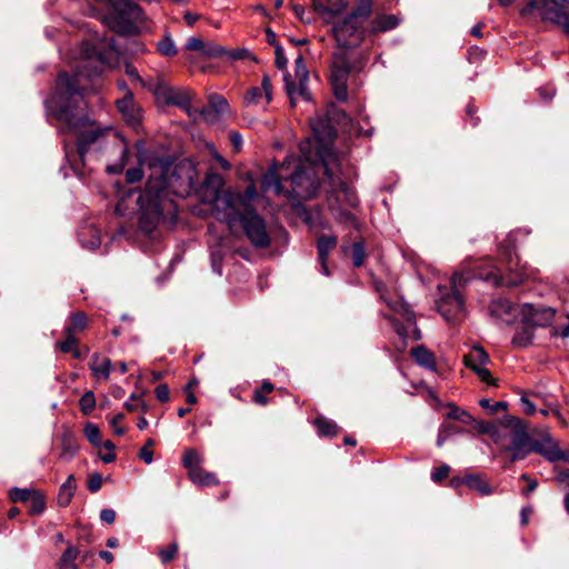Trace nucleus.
I'll return each mask as SVG.
<instances>
[{
    "label": "nucleus",
    "mask_w": 569,
    "mask_h": 569,
    "mask_svg": "<svg viewBox=\"0 0 569 569\" xmlns=\"http://www.w3.org/2000/svg\"><path fill=\"white\" fill-rule=\"evenodd\" d=\"M80 96V73L68 74L60 72L57 78L54 92L48 101L54 117L66 126V130L77 137V154L84 164L87 154L101 150L109 136L118 138L111 126H101L87 114H79L74 98Z\"/></svg>",
    "instance_id": "obj_1"
},
{
    "label": "nucleus",
    "mask_w": 569,
    "mask_h": 569,
    "mask_svg": "<svg viewBox=\"0 0 569 569\" xmlns=\"http://www.w3.org/2000/svg\"><path fill=\"white\" fill-rule=\"evenodd\" d=\"M141 164H148L150 169L157 171V176L150 173L144 190L138 199L139 203V228L142 232L151 236L161 221L167 217L173 219L177 214V206L169 198L167 189V178L164 169L168 163L159 158H149L139 156Z\"/></svg>",
    "instance_id": "obj_2"
},
{
    "label": "nucleus",
    "mask_w": 569,
    "mask_h": 569,
    "mask_svg": "<svg viewBox=\"0 0 569 569\" xmlns=\"http://www.w3.org/2000/svg\"><path fill=\"white\" fill-rule=\"evenodd\" d=\"M223 183L221 174L208 173L203 182L204 198L211 202L212 216L232 229L240 213L256 211L251 208V203L258 197V191L251 183L243 193H234L223 190Z\"/></svg>",
    "instance_id": "obj_3"
},
{
    "label": "nucleus",
    "mask_w": 569,
    "mask_h": 569,
    "mask_svg": "<svg viewBox=\"0 0 569 569\" xmlns=\"http://www.w3.org/2000/svg\"><path fill=\"white\" fill-rule=\"evenodd\" d=\"M313 139L307 138L299 144L300 152L306 162L320 160L329 173L330 166H333L338 158L332 151L331 144L336 138V129L328 118L316 117L310 120Z\"/></svg>",
    "instance_id": "obj_4"
},
{
    "label": "nucleus",
    "mask_w": 569,
    "mask_h": 569,
    "mask_svg": "<svg viewBox=\"0 0 569 569\" xmlns=\"http://www.w3.org/2000/svg\"><path fill=\"white\" fill-rule=\"evenodd\" d=\"M471 277L465 272H456L451 277V291L442 295L437 303L438 311L448 321L453 322L460 320L465 315V305L460 293V289Z\"/></svg>",
    "instance_id": "obj_5"
},
{
    "label": "nucleus",
    "mask_w": 569,
    "mask_h": 569,
    "mask_svg": "<svg viewBox=\"0 0 569 569\" xmlns=\"http://www.w3.org/2000/svg\"><path fill=\"white\" fill-rule=\"evenodd\" d=\"M566 0H528V3L520 10L525 18L537 13L542 21L552 22L569 32V17L563 10Z\"/></svg>",
    "instance_id": "obj_6"
},
{
    "label": "nucleus",
    "mask_w": 569,
    "mask_h": 569,
    "mask_svg": "<svg viewBox=\"0 0 569 569\" xmlns=\"http://www.w3.org/2000/svg\"><path fill=\"white\" fill-rule=\"evenodd\" d=\"M148 90L153 93L158 102L167 106H177L191 116L192 91L184 88H173L162 77H157L154 83H149Z\"/></svg>",
    "instance_id": "obj_7"
},
{
    "label": "nucleus",
    "mask_w": 569,
    "mask_h": 569,
    "mask_svg": "<svg viewBox=\"0 0 569 569\" xmlns=\"http://www.w3.org/2000/svg\"><path fill=\"white\" fill-rule=\"evenodd\" d=\"M240 223L249 242L256 249L268 248L271 243L264 219L257 211H247L239 214L237 223Z\"/></svg>",
    "instance_id": "obj_8"
},
{
    "label": "nucleus",
    "mask_w": 569,
    "mask_h": 569,
    "mask_svg": "<svg viewBox=\"0 0 569 569\" xmlns=\"http://www.w3.org/2000/svg\"><path fill=\"white\" fill-rule=\"evenodd\" d=\"M112 9L114 27L119 32H131L134 24L142 21L141 8L130 0H107Z\"/></svg>",
    "instance_id": "obj_9"
},
{
    "label": "nucleus",
    "mask_w": 569,
    "mask_h": 569,
    "mask_svg": "<svg viewBox=\"0 0 569 569\" xmlns=\"http://www.w3.org/2000/svg\"><path fill=\"white\" fill-rule=\"evenodd\" d=\"M350 71L351 67L347 53H336L331 64L330 82L338 100L345 101L348 97L347 82Z\"/></svg>",
    "instance_id": "obj_10"
},
{
    "label": "nucleus",
    "mask_w": 569,
    "mask_h": 569,
    "mask_svg": "<svg viewBox=\"0 0 569 569\" xmlns=\"http://www.w3.org/2000/svg\"><path fill=\"white\" fill-rule=\"evenodd\" d=\"M332 32L341 48H349L359 44L365 36L363 23H359L357 20H351L349 14L333 26Z\"/></svg>",
    "instance_id": "obj_11"
},
{
    "label": "nucleus",
    "mask_w": 569,
    "mask_h": 569,
    "mask_svg": "<svg viewBox=\"0 0 569 569\" xmlns=\"http://www.w3.org/2000/svg\"><path fill=\"white\" fill-rule=\"evenodd\" d=\"M283 80L291 104H295L299 97L307 98V83L309 80V73L301 54H299L295 60V80L291 79L289 73L283 76Z\"/></svg>",
    "instance_id": "obj_12"
},
{
    "label": "nucleus",
    "mask_w": 569,
    "mask_h": 569,
    "mask_svg": "<svg viewBox=\"0 0 569 569\" xmlns=\"http://www.w3.org/2000/svg\"><path fill=\"white\" fill-rule=\"evenodd\" d=\"M332 167L333 166H330L329 173L325 169V173L331 184V192L335 194V203L330 201L331 209H335V207H342V204L350 208L357 207L359 200L355 189L348 186L339 177H336Z\"/></svg>",
    "instance_id": "obj_13"
},
{
    "label": "nucleus",
    "mask_w": 569,
    "mask_h": 569,
    "mask_svg": "<svg viewBox=\"0 0 569 569\" xmlns=\"http://www.w3.org/2000/svg\"><path fill=\"white\" fill-rule=\"evenodd\" d=\"M509 440L505 450L511 452V461L521 460L533 452L535 439H530L521 420L520 426L510 430Z\"/></svg>",
    "instance_id": "obj_14"
},
{
    "label": "nucleus",
    "mask_w": 569,
    "mask_h": 569,
    "mask_svg": "<svg viewBox=\"0 0 569 569\" xmlns=\"http://www.w3.org/2000/svg\"><path fill=\"white\" fill-rule=\"evenodd\" d=\"M488 362L489 356L480 346L472 347L463 357L465 366L471 369L481 379V381L488 385H496L490 371L485 368Z\"/></svg>",
    "instance_id": "obj_15"
},
{
    "label": "nucleus",
    "mask_w": 569,
    "mask_h": 569,
    "mask_svg": "<svg viewBox=\"0 0 569 569\" xmlns=\"http://www.w3.org/2000/svg\"><path fill=\"white\" fill-rule=\"evenodd\" d=\"M376 289L380 295V299L392 312L400 315L408 326H416L413 311L398 295H391L381 282L376 283Z\"/></svg>",
    "instance_id": "obj_16"
},
{
    "label": "nucleus",
    "mask_w": 569,
    "mask_h": 569,
    "mask_svg": "<svg viewBox=\"0 0 569 569\" xmlns=\"http://www.w3.org/2000/svg\"><path fill=\"white\" fill-rule=\"evenodd\" d=\"M286 166L295 167V171L290 173L288 177V179L291 181V184L293 186L292 191L298 196H303V189L308 190V187L305 186H311L312 180L309 177L307 170L305 169L302 160L290 156L287 157L286 160L281 163L282 168H284Z\"/></svg>",
    "instance_id": "obj_17"
},
{
    "label": "nucleus",
    "mask_w": 569,
    "mask_h": 569,
    "mask_svg": "<svg viewBox=\"0 0 569 569\" xmlns=\"http://www.w3.org/2000/svg\"><path fill=\"white\" fill-rule=\"evenodd\" d=\"M555 309L549 307H535L530 303H525L521 307V315L523 321L530 327H545L548 326L553 317Z\"/></svg>",
    "instance_id": "obj_18"
},
{
    "label": "nucleus",
    "mask_w": 569,
    "mask_h": 569,
    "mask_svg": "<svg viewBox=\"0 0 569 569\" xmlns=\"http://www.w3.org/2000/svg\"><path fill=\"white\" fill-rule=\"evenodd\" d=\"M117 108L129 126L137 128L140 124L141 109L137 107L131 91H127L123 98L117 100Z\"/></svg>",
    "instance_id": "obj_19"
},
{
    "label": "nucleus",
    "mask_w": 569,
    "mask_h": 569,
    "mask_svg": "<svg viewBox=\"0 0 569 569\" xmlns=\"http://www.w3.org/2000/svg\"><path fill=\"white\" fill-rule=\"evenodd\" d=\"M244 101L247 104H268L271 101V81L268 76H263L260 87L248 90Z\"/></svg>",
    "instance_id": "obj_20"
},
{
    "label": "nucleus",
    "mask_w": 569,
    "mask_h": 569,
    "mask_svg": "<svg viewBox=\"0 0 569 569\" xmlns=\"http://www.w3.org/2000/svg\"><path fill=\"white\" fill-rule=\"evenodd\" d=\"M290 167L286 166L278 169L277 166H272L262 177L261 186L264 191H273L276 194H281L284 192L281 179H288V176L282 174V170L289 169Z\"/></svg>",
    "instance_id": "obj_21"
},
{
    "label": "nucleus",
    "mask_w": 569,
    "mask_h": 569,
    "mask_svg": "<svg viewBox=\"0 0 569 569\" xmlns=\"http://www.w3.org/2000/svg\"><path fill=\"white\" fill-rule=\"evenodd\" d=\"M517 426H520V419L516 417H506L499 423H495L490 438L505 450L507 445H505L503 440L510 439V430Z\"/></svg>",
    "instance_id": "obj_22"
},
{
    "label": "nucleus",
    "mask_w": 569,
    "mask_h": 569,
    "mask_svg": "<svg viewBox=\"0 0 569 569\" xmlns=\"http://www.w3.org/2000/svg\"><path fill=\"white\" fill-rule=\"evenodd\" d=\"M559 449L560 447L558 442L550 436H546L540 440H535L533 452L541 455L550 462H557Z\"/></svg>",
    "instance_id": "obj_23"
},
{
    "label": "nucleus",
    "mask_w": 569,
    "mask_h": 569,
    "mask_svg": "<svg viewBox=\"0 0 569 569\" xmlns=\"http://www.w3.org/2000/svg\"><path fill=\"white\" fill-rule=\"evenodd\" d=\"M313 3L327 21L329 18L341 13L347 7L346 0H313Z\"/></svg>",
    "instance_id": "obj_24"
},
{
    "label": "nucleus",
    "mask_w": 569,
    "mask_h": 569,
    "mask_svg": "<svg viewBox=\"0 0 569 569\" xmlns=\"http://www.w3.org/2000/svg\"><path fill=\"white\" fill-rule=\"evenodd\" d=\"M337 246V237L335 236H321L318 239V253H319V261L321 264V272L325 276H329V269L327 266V258L329 252Z\"/></svg>",
    "instance_id": "obj_25"
},
{
    "label": "nucleus",
    "mask_w": 569,
    "mask_h": 569,
    "mask_svg": "<svg viewBox=\"0 0 569 569\" xmlns=\"http://www.w3.org/2000/svg\"><path fill=\"white\" fill-rule=\"evenodd\" d=\"M89 369L97 379L107 380L111 372V361L104 356L94 353L89 362Z\"/></svg>",
    "instance_id": "obj_26"
},
{
    "label": "nucleus",
    "mask_w": 569,
    "mask_h": 569,
    "mask_svg": "<svg viewBox=\"0 0 569 569\" xmlns=\"http://www.w3.org/2000/svg\"><path fill=\"white\" fill-rule=\"evenodd\" d=\"M515 306L507 299H496L492 300L489 306V313L491 317L509 322L510 320L507 316H510L515 312Z\"/></svg>",
    "instance_id": "obj_27"
},
{
    "label": "nucleus",
    "mask_w": 569,
    "mask_h": 569,
    "mask_svg": "<svg viewBox=\"0 0 569 569\" xmlns=\"http://www.w3.org/2000/svg\"><path fill=\"white\" fill-rule=\"evenodd\" d=\"M410 353H411L412 358L415 359V361L419 366H421L426 369H429L431 371H436L437 365H436L435 356L426 347H423V346L415 347L411 349Z\"/></svg>",
    "instance_id": "obj_28"
},
{
    "label": "nucleus",
    "mask_w": 569,
    "mask_h": 569,
    "mask_svg": "<svg viewBox=\"0 0 569 569\" xmlns=\"http://www.w3.org/2000/svg\"><path fill=\"white\" fill-rule=\"evenodd\" d=\"M77 490L76 478L70 475L67 480L61 485L58 493V505L60 507H67L70 505L74 492Z\"/></svg>",
    "instance_id": "obj_29"
},
{
    "label": "nucleus",
    "mask_w": 569,
    "mask_h": 569,
    "mask_svg": "<svg viewBox=\"0 0 569 569\" xmlns=\"http://www.w3.org/2000/svg\"><path fill=\"white\" fill-rule=\"evenodd\" d=\"M399 24V19L396 14H382L378 16L371 22V31L376 32H386L391 29H395Z\"/></svg>",
    "instance_id": "obj_30"
},
{
    "label": "nucleus",
    "mask_w": 569,
    "mask_h": 569,
    "mask_svg": "<svg viewBox=\"0 0 569 569\" xmlns=\"http://www.w3.org/2000/svg\"><path fill=\"white\" fill-rule=\"evenodd\" d=\"M56 347L66 353H71L73 358L81 359L82 353L79 349V340L74 335H64V340L58 341Z\"/></svg>",
    "instance_id": "obj_31"
},
{
    "label": "nucleus",
    "mask_w": 569,
    "mask_h": 569,
    "mask_svg": "<svg viewBox=\"0 0 569 569\" xmlns=\"http://www.w3.org/2000/svg\"><path fill=\"white\" fill-rule=\"evenodd\" d=\"M372 12V0H358L353 10L349 13L351 20H357L359 23H363L370 17Z\"/></svg>",
    "instance_id": "obj_32"
},
{
    "label": "nucleus",
    "mask_w": 569,
    "mask_h": 569,
    "mask_svg": "<svg viewBox=\"0 0 569 569\" xmlns=\"http://www.w3.org/2000/svg\"><path fill=\"white\" fill-rule=\"evenodd\" d=\"M189 478L193 483L201 487L216 486L219 483L214 473L208 472L202 468L193 470Z\"/></svg>",
    "instance_id": "obj_33"
},
{
    "label": "nucleus",
    "mask_w": 569,
    "mask_h": 569,
    "mask_svg": "<svg viewBox=\"0 0 569 569\" xmlns=\"http://www.w3.org/2000/svg\"><path fill=\"white\" fill-rule=\"evenodd\" d=\"M87 316L84 312L71 315L70 323L64 328V335H74L83 331L87 327Z\"/></svg>",
    "instance_id": "obj_34"
},
{
    "label": "nucleus",
    "mask_w": 569,
    "mask_h": 569,
    "mask_svg": "<svg viewBox=\"0 0 569 569\" xmlns=\"http://www.w3.org/2000/svg\"><path fill=\"white\" fill-rule=\"evenodd\" d=\"M531 274L526 268H523L519 273L508 280H503L501 276L493 274L492 272L487 274V279H493L496 284H507V286H519Z\"/></svg>",
    "instance_id": "obj_35"
},
{
    "label": "nucleus",
    "mask_w": 569,
    "mask_h": 569,
    "mask_svg": "<svg viewBox=\"0 0 569 569\" xmlns=\"http://www.w3.org/2000/svg\"><path fill=\"white\" fill-rule=\"evenodd\" d=\"M202 457L193 449L186 450L183 455V467L188 469L190 476L193 470L201 469Z\"/></svg>",
    "instance_id": "obj_36"
},
{
    "label": "nucleus",
    "mask_w": 569,
    "mask_h": 569,
    "mask_svg": "<svg viewBox=\"0 0 569 569\" xmlns=\"http://www.w3.org/2000/svg\"><path fill=\"white\" fill-rule=\"evenodd\" d=\"M463 482L472 490L478 491L481 496H488L492 492L491 487L480 477H467Z\"/></svg>",
    "instance_id": "obj_37"
},
{
    "label": "nucleus",
    "mask_w": 569,
    "mask_h": 569,
    "mask_svg": "<svg viewBox=\"0 0 569 569\" xmlns=\"http://www.w3.org/2000/svg\"><path fill=\"white\" fill-rule=\"evenodd\" d=\"M533 338V331L530 326L523 328L520 331H517L512 338V345L519 348H525L529 346Z\"/></svg>",
    "instance_id": "obj_38"
},
{
    "label": "nucleus",
    "mask_w": 569,
    "mask_h": 569,
    "mask_svg": "<svg viewBox=\"0 0 569 569\" xmlns=\"http://www.w3.org/2000/svg\"><path fill=\"white\" fill-rule=\"evenodd\" d=\"M315 425L321 436H335L338 432L337 423L327 418H317Z\"/></svg>",
    "instance_id": "obj_39"
},
{
    "label": "nucleus",
    "mask_w": 569,
    "mask_h": 569,
    "mask_svg": "<svg viewBox=\"0 0 569 569\" xmlns=\"http://www.w3.org/2000/svg\"><path fill=\"white\" fill-rule=\"evenodd\" d=\"M449 408H450V410L447 413V417L449 419L458 420L466 425H470L471 422L475 421L473 417L468 411H466L455 405H449Z\"/></svg>",
    "instance_id": "obj_40"
},
{
    "label": "nucleus",
    "mask_w": 569,
    "mask_h": 569,
    "mask_svg": "<svg viewBox=\"0 0 569 569\" xmlns=\"http://www.w3.org/2000/svg\"><path fill=\"white\" fill-rule=\"evenodd\" d=\"M36 489L28 488H13L10 490V499L14 502H24L28 503L30 498L34 495Z\"/></svg>",
    "instance_id": "obj_41"
},
{
    "label": "nucleus",
    "mask_w": 569,
    "mask_h": 569,
    "mask_svg": "<svg viewBox=\"0 0 569 569\" xmlns=\"http://www.w3.org/2000/svg\"><path fill=\"white\" fill-rule=\"evenodd\" d=\"M30 512L33 515L41 513L46 508V500L40 491H36L32 498L29 500Z\"/></svg>",
    "instance_id": "obj_42"
},
{
    "label": "nucleus",
    "mask_w": 569,
    "mask_h": 569,
    "mask_svg": "<svg viewBox=\"0 0 569 569\" xmlns=\"http://www.w3.org/2000/svg\"><path fill=\"white\" fill-rule=\"evenodd\" d=\"M84 435H86L87 439L89 440V442L92 443L93 446L98 447L101 445V432H100L98 426H96L91 422H88L84 426Z\"/></svg>",
    "instance_id": "obj_43"
},
{
    "label": "nucleus",
    "mask_w": 569,
    "mask_h": 569,
    "mask_svg": "<svg viewBox=\"0 0 569 569\" xmlns=\"http://www.w3.org/2000/svg\"><path fill=\"white\" fill-rule=\"evenodd\" d=\"M80 409L84 415L90 413L96 407V397L92 391H87L80 398Z\"/></svg>",
    "instance_id": "obj_44"
},
{
    "label": "nucleus",
    "mask_w": 569,
    "mask_h": 569,
    "mask_svg": "<svg viewBox=\"0 0 569 569\" xmlns=\"http://www.w3.org/2000/svg\"><path fill=\"white\" fill-rule=\"evenodd\" d=\"M273 390V385L269 381H263L260 389H257L253 393V401L258 405H267L266 393H270Z\"/></svg>",
    "instance_id": "obj_45"
},
{
    "label": "nucleus",
    "mask_w": 569,
    "mask_h": 569,
    "mask_svg": "<svg viewBox=\"0 0 569 569\" xmlns=\"http://www.w3.org/2000/svg\"><path fill=\"white\" fill-rule=\"evenodd\" d=\"M78 451V445L73 437L66 433L62 438V456L72 457Z\"/></svg>",
    "instance_id": "obj_46"
},
{
    "label": "nucleus",
    "mask_w": 569,
    "mask_h": 569,
    "mask_svg": "<svg viewBox=\"0 0 569 569\" xmlns=\"http://www.w3.org/2000/svg\"><path fill=\"white\" fill-rule=\"evenodd\" d=\"M78 557V550L74 548V547H68L64 552L62 553L60 560H59V566L61 568L63 567H71L72 566H76L74 565V560L76 558Z\"/></svg>",
    "instance_id": "obj_47"
},
{
    "label": "nucleus",
    "mask_w": 569,
    "mask_h": 569,
    "mask_svg": "<svg viewBox=\"0 0 569 569\" xmlns=\"http://www.w3.org/2000/svg\"><path fill=\"white\" fill-rule=\"evenodd\" d=\"M126 74L132 80L139 82L143 88L148 89L149 83H154V79H143L139 76L138 70L130 63L124 67Z\"/></svg>",
    "instance_id": "obj_48"
},
{
    "label": "nucleus",
    "mask_w": 569,
    "mask_h": 569,
    "mask_svg": "<svg viewBox=\"0 0 569 569\" xmlns=\"http://www.w3.org/2000/svg\"><path fill=\"white\" fill-rule=\"evenodd\" d=\"M366 257L365 246L362 242H355L352 246V263L355 267H361Z\"/></svg>",
    "instance_id": "obj_49"
},
{
    "label": "nucleus",
    "mask_w": 569,
    "mask_h": 569,
    "mask_svg": "<svg viewBox=\"0 0 569 569\" xmlns=\"http://www.w3.org/2000/svg\"><path fill=\"white\" fill-rule=\"evenodd\" d=\"M119 154L120 159L117 163L107 166V171L109 173H120L123 170L127 161V148L124 146H119Z\"/></svg>",
    "instance_id": "obj_50"
},
{
    "label": "nucleus",
    "mask_w": 569,
    "mask_h": 569,
    "mask_svg": "<svg viewBox=\"0 0 569 569\" xmlns=\"http://www.w3.org/2000/svg\"><path fill=\"white\" fill-rule=\"evenodd\" d=\"M158 50L166 57H172L177 53L176 46L170 37L163 38L158 43Z\"/></svg>",
    "instance_id": "obj_51"
},
{
    "label": "nucleus",
    "mask_w": 569,
    "mask_h": 569,
    "mask_svg": "<svg viewBox=\"0 0 569 569\" xmlns=\"http://www.w3.org/2000/svg\"><path fill=\"white\" fill-rule=\"evenodd\" d=\"M178 552L177 542L170 543L167 548H162L159 550V557L163 563L171 561Z\"/></svg>",
    "instance_id": "obj_52"
},
{
    "label": "nucleus",
    "mask_w": 569,
    "mask_h": 569,
    "mask_svg": "<svg viewBox=\"0 0 569 569\" xmlns=\"http://www.w3.org/2000/svg\"><path fill=\"white\" fill-rule=\"evenodd\" d=\"M154 441L148 439L146 445L140 449L139 457L147 463L150 465L153 461V451L151 450Z\"/></svg>",
    "instance_id": "obj_53"
},
{
    "label": "nucleus",
    "mask_w": 569,
    "mask_h": 569,
    "mask_svg": "<svg viewBox=\"0 0 569 569\" xmlns=\"http://www.w3.org/2000/svg\"><path fill=\"white\" fill-rule=\"evenodd\" d=\"M210 107L216 110L218 113H221L226 110L228 103L227 100L219 94L210 96L209 99Z\"/></svg>",
    "instance_id": "obj_54"
},
{
    "label": "nucleus",
    "mask_w": 569,
    "mask_h": 569,
    "mask_svg": "<svg viewBox=\"0 0 569 569\" xmlns=\"http://www.w3.org/2000/svg\"><path fill=\"white\" fill-rule=\"evenodd\" d=\"M224 52L223 48L213 42H204V49L202 50V54L207 57H220Z\"/></svg>",
    "instance_id": "obj_55"
},
{
    "label": "nucleus",
    "mask_w": 569,
    "mask_h": 569,
    "mask_svg": "<svg viewBox=\"0 0 569 569\" xmlns=\"http://www.w3.org/2000/svg\"><path fill=\"white\" fill-rule=\"evenodd\" d=\"M124 407L129 411H136L141 409L143 412L147 411V405L140 398H137L134 395H131L130 399L126 401Z\"/></svg>",
    "instance_id": "obj_56"
},
{
    "label": "nucleus",
    "mask_w": 569,
    "mask_h": 569,
    "mask_svg": "<svg viewBox=\"0 0 569 569\" xmlns=\"http://www.w3.org/2000/svg\"><path fill=\"white\" fill-rule=\"evenodd\" d=\"M479 405L483 408V409H488L491 413H496L497 411L499 410H505L507 409V403L503 402V401H498L496 403H490V400L489 399H481L479 401Z\"/></svg>",
    "instance_id": "obj_57"
},
{
    "label": "nucleus",
    "mask_w": 569,
    "mask_h": 569,
    "mask_svg": "<svg viewBox=\"0 0 569 569\" xmlns=\"http://www.w3.org/2000/svg\"><path fill=\"white\" fill-rule=\"evenodd\" d=\"M88 232L91 234V239L89 241H84L81 239V243L83 247L89 248L91 250L99 248L101 240L98 236V232L96 229L90 228Z\"/></svg>",
    "instance_id": "obj_58"
},
{
    "label": "nucleus",
    "mask_w": 569,
    "mask_h": 569,
    "mask_svg": "<svg viewBox=\"0 0 569 569\" xmlns=\"http://www.w3.org/2000/svg\"><path fill=\"white\" fill-rule=\"evenodd\" d=\"M449 471H450V467L448 465H442L438 468H436L432 473H431V479L435 481V482H438V481H441L443 480L445 478L448 477L449 475Z\"/></svg>",
    "instance_id": "obj_59"
},
{
    "label": "nucleus",
    "mask_w": 569,
    "mask_h": 569,
    "mask_svg": "<svg viewBox=\"0 0 569 569\" xmlns=\"http://www.w3.org/2000/svg\"><path fill=\"white\" fill-rule=\"evenodd\" d=\"M88 490L91 492H97L100 490L102 486V477L100 473H93L88 479Z\"/></svg>",
    "instance_id": "obj_60"
},
{
    "label": "nucleus",
    "mask_w": 569,
    "mask_h": 569,
    "mask_svg": "<svg viewBox=\"0 0 569 569\" xmlns=\"http://www.w3.org/2000/svg\"><path fill=\"white\" fill-rule=\"evenodd\" d=\"M143 172L141 168H130L126 171V180L129 183L138 182L142 179Z\"/></svg>",
    "instance_id": "obj_61"
},
{
    "label": "nucleus",
    "mask_w": 569,
    "mask_h": 569,
    "mask_svg": "<svg viewBox=\"0 0 569 569\" xmlns=\"http://www.w3.org/2000/svg\"><path fill=\"white\" fill-rule=\"evenodd\" d=\"M274 54H276V59H274L276 66L278 67V69L283 70L287 66V58L284 56V51L281 46H276Z\"/></svg>",
    "instance_id": "obj_62"
},
{
    "label": "nucleus",
    "mask_w": 569,
    "mask_h": 569,
    "mask_svg": "<svg viewBox=\"0 0 569 569\" xmlns=\"http://www.w3.org/2000/svg\"><path fill=\"white\" fill-rule=\"evenodd\" d=\"M221 260H222V256L220 254V252H217V251H212L211 252V266H212V270L221 276L222 274V264H221Z\"/></svg>",
    "instance_id": "obj_63"
},
{
    "label": "nucleus",
    "mask_w": 569,
    "mask_h": 569,
    "mask_svg": "<svg viewBox=\"0 0 569 569\" xmlns=\"http://www.w3.org/2000/svg\"><path fill=\"white\" fill-rule=\"evenodd\" d=\"M186 48L188 50L202 52V50L204 49V41L200 38L192 37L188 39Z\"/></svg>",
    "instance_id": "obj_64"
}]
</instances>
